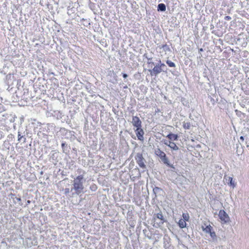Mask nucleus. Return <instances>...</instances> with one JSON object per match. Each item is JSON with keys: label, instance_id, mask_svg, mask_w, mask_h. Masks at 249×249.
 <instances>
[{"label": "nucleus", "instance_id": "16", "mask_svg": "<svg viewBox=\"0 0 249 249\" xmlns=\"http://www.w3.org/2000/svg\"><path fill=\"white\" fill-rule=\"evenodd\" d=\"M191 124L189 122H184L183 124V128L185 129H189L191 127Z\"/></svg>", "mask_w": 249, "mask_h": 249}, {"label": "nucleus", "instance_id": "10", "mask_svg": "<svg viewBox=\"0 0 249 249\" xmlns=\"http://www.w3.org/2000/svg\"><path fill=\"white\" fill-rule=\"evenodd\" d=\"M167 138L171 141H177L178 139V136L177 134L169 133L167 136Z\"/></svg>", "mask_w": 249, "mask_h": 249}, {"label": "nucleus", "instance_id": "23", "mask_svg": "<svg viewBox=\"0 0 249 249\" xmlns=\"http://www.w3.org/2000/svg\"><path fill=\"white\" fill-rule=\"evenodd\" d=\"M18 141L19 142L22 141V138H23V136L21 135V133L19 131L18 132Z\"/></svg>", "mask_w": 249, "mask_h": 249}, {"label": "nucleus", "instance_id": "3", "mask_svg": "<svg viewBox=\"0 0 249 249\" xmlns=\"http://www.w3.org/2000/svg\"><path fill=\"white\" fill-rule=\"evenodd\" d=\"M155 154L159 157L160 158L161 161L165 164L166 165H169V161L167 157H166V155L165 153L160 150V149L158 148L156 150H155Z\"/></svg>", "mask_w": 249, "mask_h": 249}, {"label": "nucleus", "instance_id": "6", "mask_svg": "<svg viewBox=\"0 0 249 249\" xmlns=\"http://www.w3.org/2000/svg\"><path fill=\"white\" fill-rule=\"evenodd\" d=\"M132 123L136 128L142 127V122L137 116L133 117Z\"/></svg>", "mask_w": 249, "mask_h": 249}, {"label": "nucleus", "instance_id": "13", "mask_svg": "<svg viewBox=\"0 0 249 249\" xmlns=\"http://www.w3.org/2000/svg\"><path fill=\"white\" fill-rule=\"evenodd\" d=\"M159 63L160 66L161 68V71H163V72L166 71L167 69L166 65L164 63H162L161 62L160 60H159Z\"/></svg>", "mask_w": 249, "mask_h": 249}, {"label": "nucleus", "instance_id": "18", "mask_svg": "<svg viewBox=\"0 0 249 249\" xmlns=\"http://www.w3.org/2000/svg\"><path fill=\"white\" fill-rule=\"evenodd\" d=\"M160 191H161V189L160 188L158 187H155L153 189V193L156 196V194L159 193V192H160Z\"/></svg>", "mask_w": 249, "mask_h": 249}, {"label": "nucleus", "instance_id": "20", "mask_svg": "<svg viewBox=\"0 0 249 249\" xmlns=\"http://www.w3.org/2000/svg\"><path fill=\"white\" fill-rule=\"evenodd\" d=\"M166 62L167 64L170 67H176L175 64L170 60H167Z\"/></svg>", "mask_w": 249, "mask_h": 249}, {"label": "nucleus", "instance_id": "2", "mask_svg": "<svg viewBox=\"0 0 249 249\" xmlns=\"http://www.w3.org/2000/svg\"><path fill=\"white\" fill-rule=\"evenodd\" d=\"M135 159L137 163L139 166L143 169L146 168L145 163L146 162L145 160L143 158L142 153H137L135 157Z\"/></svg>", "mask_w": 249, "mask_h": 249}, {"label": "nucleus", "instance_id": "29", "mask_svg": "<svg viewBox=\"0 0 249 249\" xmlns=\"http://www.w3.org/2000/svg\"><path fill=\"white\" fill-rule=\"evenodd\" d=\"M224 19L226 20H230L231 19V18L230 16H227L224 18Z\"/></svg>", "mask_w": 249, "mask_h": 249}, {"label": "nucleus", "instance_id": "12", "mask_svg": "<svg viewBox=\"0 0 249 249\" xmlns=\"http://www.w3.org/2000/svg\"><path fill=\"white\" fill-rule=\"evenodd\" d=\"M166 10V6L164 3H160L158 5V11L164 12Z\"/></svg>", "mask_w": 249, "mask_h": 249}, {"label": "nucleus", "instance_id": "9", "mask_svg": "<svg viewBox=\"0 0 249 249\" xmlns=\"http://www.w3.org/2000/svg\"><path fill=\"white\" fill-rule=\"evenodd\" d=\"M155 217H157V218L161 220V224H163L164 222L166 221V220L164 218L161 212H160V213H159L157 214H154V218H155Z\"/></svg>", "mask_w": 249, "mask_h": 249}, {"label": "nucleus", "instance_id": "14", "mask_svg": "<svg viewBox=\"0 0 249 249\" xmlns=\"http://www.w3.org/2000/svg\"><path fill=\"white\" fill-rule=\"evenodd\" d=\"M61 146L63 149V152L64 153H67V152L69 151L68 149V146L66 142H62L61 144Z\"/></svg>", "mask_w": 249, "mask_h": 249}, {"label": "nucleus", "instance_id": "1", "mask_svg": "<svg viewBox=\"0 0 249 249\" xmlns=\"http://www.w3.org/2000/svg\"><path fill=\"white\" fill-rule=\"evenodd\" d=\"M78 173L80 174L72 181V187L71 189V192H72V195H79L84 193V183L86 181V179L84 178V175L86 172L84 170H78Z\"/></svg>", "mask_w": 249, "mask_h": 249}, {"label": "nucleus", "instance_id": "7", "mask_svg": "<svg viewBox=\"0 0 249 249\" xmlns=\"http://www.w3.org/2000/svg\"><path fill=\"white\" fill-rule=\"evenodd\" d=\"M136 134L138 140L143 141L144 140L143 134L144 131L142 127L137 128L135 130Z\"/></svg>", "mask_w": 249, "mask_h": 249}, {"label": "nucleus", "instance_id": "5", "mask_svg": "<svg viewBox=\"0 0 249 249\" xmlns=\"http://www.w3.org/2000/svg\"><path fill=\"white\" fill-rule=\"evenodd\" d=\"M151 76H157L161 72V68L158 62L152 70H149Z\"/></svg>", "mask_w": 249, "mask_h": 249}, {"label": "nucleus", "instance_id": "15", "mask_svg": "<svg viewBox=\"0 0 249 249\" xmlns=\"http://www.w3.org/2000/svg\"><path fill=\"white\" fill-rule=\"evenodd\" d=\"M212 227L210 226H207L205 228L203 227V231L205 232L210 233L212 231Z\"/></svg>", "mask_w": 249, "mask_h": 249}, {"label": "nucleus", "instance_id": "26", "mask_svg": "<svg viewBox=\"0 0 249 249\" xmlns=\"http://www.w3.org/2000/svg\"><path fill=\"white\" fill-rule=\"evenodd\" d=\"M166 165L168 166H169V167H170L171 168V171H173V172L175 171L176 168H175V167H174V166L173 164H171L169 162V165Z\"/></svg>", "mask_w": 249, "mask_h": 249}, {"label": "nucleus", "instance_id": "17", "mask_svg": "<svg viewBox=\"0 0 249 249\" xmlns=\"http://www.w3.org/2000/svg\"><path fill=\"white\" fill-rule=\"evenodd\" d=\"M172 149L175 151H177L178 150V146L175 144V143L172 142L171 144L169 145V146Z\"/></svg>", "mask_w": 249, "mask_h": 249}, {"label": "nucleus", "instance_id": "33", "mask_svg": "<svg viewBox=\"0 0 249 249\" xmlns=\"http://www.w3.org/2000/svg\"><path fill=\"white\" fill-rule=\"evenodd\" d=\"M203 50L202 48H200L199 49V53H200L201 52H203Z\"/></svg>", "mask_w": 249, "mask_h": 249}, {"label": "nucleus", "instance_id": "28", "mask_svg": "<svg viewBox=\"0 0 249 249\" xmlns=\"http://www.w3.org/2000/svg\"><path fill=\"white\" fill-rule=\"evenodd\" d=\"M71 192V190L69 188H67L64 189V194L65 195L69 194Z\"/></svg>", "mask_w": 249, "mask_h": 249}, {"label": "nucleus", "instance_id": "32", "mask_svg": "<svg viewBox=\"0 0 249 249\" xmlns=\"http://www.w3.org/2000/svg\"><path fill=\"white\" fill-rule=\"evenodd\" d=\"M240 139L241 140H242V141H244V137L243 136H241V137H240Z\"/></svg>", "mask_w": 249, "mask_h": 249}, {"label": "nucleus", "instance_id": "25", "mask_svg": "<svg viewBox=\"0 0 249 249\" xmlns=\"http://www.w3.org/2000/svg\"><path fill=\"white\" fill-rule=\"evenodd\" d=\"M235 112L236 113V115L239 117L241 116V115H244L243 113H242L241 111H239L238 110H235Z\"/></svg>", "mask_w": 249, "mask_h": 249}, {"label": "nucleus", "instance_id": "24", "mask_svg": "<svg viewBox=\"0 0 249 249\" xmlns=\"http://www.w3.org/2000/svg\"><path fill=\"white\" fill-rule=\"evenodd\" d=\"M97 189V186L95 184H92L90 186V189L92 191H95Z\"/></svg>", "mask_w": 249, "mask_h": 249}, {"label": "nucleus", "instance_id": "8", "mask_svg": "<svg viewBox=\"0 0 249 249\" xmlns=\"http://www.w3.org/2000/svg\"><path fill=\"white\" fill-rule=\"evenodd\" d=\"M226 179V181L227 183L230 186L234 188L235 187L236 184L234 181L233 180L232 178L231 177H228L227 178H225Z\"/></svg>", "mask_w": 249, "mask_h": 249}, {"label": "nucleus", "instance_id": "4", "mask_svg": "<svg viewBox=\"0 0 249 249\" xmlns=\"http://www.w3.org/2000/svg\"><path fill=\"white\" fill-rule=\"evenodd\" d=\"M218 216L221 221L224 223H226L230 220V218L228 214L223 210H220L219 212Z\"/></svg>", "mask_w": 249, "mask_h": 249}, {"label": "nucleus", "instance_id": "19", "mask_svg": "<svg viewBox=\"0 0 249 249\" xmlns=\"http://www.w3.org/2000/svg\"><path fill=\"white\" fill-rule=\"evenodd\" d=\"M144 56H145V58L148 60V61L147 62V64H152L153 65H155V63L151 61L152 59V57H149L147 55H146V54H144Z\"/></svg>", "mask_w": 249, "mask_h": 249}, {"label": "nucleus", "instance_id": "11", "mask_svg": "<svg viewBox=\"0 0 249 249\" xmlns=\"http://www.w3.org/2000/svg\"><path fill=\"white\" fill-rule=\"evenodd\" d=\"M178 224L179 227L181 229L184 228L186 227V221H185V220L182 219H180L178 221Z\"/></svg>", "mask_w": 249, "mask_h": 249}, {"label": "nucleus", "instance_id": "31", "mask_svg": "<svg viewBox=\"0 0 249 249\" xmlns=\"http://www.w3.org/2000/svg\"><path fill=\"white\" fill-rule=\"evenodd\" d=\"M26 138L23 136V138H22L21 141H22L23 142H26Z\"/></svg>", "mask_w": 249, "mask_h": 249}, {"label": "nucleus", "instance_id": "21", "mask_svg": "<svg viewBox=\"0 0 249 249\" xmlns=\"http://www.w3.org/2000/svg\"><path fill=\"white\" fill-rule=\"evenodd\" d=\"M209 234L213 240H216V235L214 231H211Z\"/></svg>", "mask_w": 249, "mask_h": 249}, {"label": "nucleus", "instance_id": "34", "mask_svg": "<svg viewBox=\"0 0 249 249\" xmlns=\"http://www.w3.org/2000/svg\"><path fill=\"white\" fill-rule=\"evenodd\" d=\"M27 202H28V203H29L30 202V201H29V200H28V201H27Z\"/></svg>", "mask_w": 249, "mask_h": 249}, {"label": "nucleus", "instance_id": "27", "mask_svg": "<svg viewBox=\"0 0 249 249\" xmlns=\"http://www.w3.org/2000/svg\"><path fill=\"white\" fill-rule=\"evenodd\" d=\"M172 142H171V141H167V140H165L164 141V144H165L166 145H167L168 146H169V145L171 144Z\"/></svg>", "mask_w": 249, "mask_h": 249}, {"label": "nucleus", "instance_id": "22", "mask_svg": "<svg viewBox=\"0 0 249 249\" xmlns=\"http://www.w3.org/2000/svg\"><path fill=\"white\" fill-rule=\"evenodd\" d=\"M182 217L183 218V219L185 220V221H188L189 220V215L188 214H187V213H183L182 214Z\"/></svg>", "mask_w": 249, "mask_h": 249}, {"label": "nucleus", "instance_id": "30", "mask_svg": "<svg viewBox=\"0 0 249 249\" xmlns=\"http://www.w3.org/2000/svg\"><path fill=\"white\" fill-rule=\"evenodd\" d=\"M122 75H123V77L124 78H126L128 76L127 74L126 73H122Z\"/></svg>", "mask_w": 249, "mask_h": 249}]
</instances>
